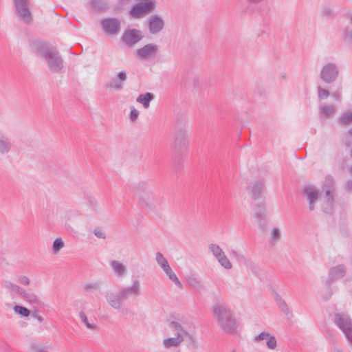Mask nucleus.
Returning <instances> with one entry per match:
<instances>
[{"mask_svg": "<svg viewBox=\"0 0 352 352\" xmlns=\"http://www.w3.org/2000/svg\"><path fill=\"white\" fill-rule=\"evenodd\" d=\"M143 37L141 31L136 29H126L122 36V41L129 46H133Z\"/></svg>", "mask_w": 352, "mask_h": 352, "instance_id": "obj_12", "label": "nucleus"}, {"mask_svg": "<svg viewBox=\"0 0 352 352\" xmlns=\"http://www.w3.org/2000/svg\"><path fill=\"white\" fill-rule=\"evenodd\" d=\"M32 317L36 319L40 323H42L44 320L43 318L36 311L32 314Z\"/></svg>", "mask_w": 352, "mask_h": 352, "instance_id": "obj_48", "label": "nucleus"}, {"mask_svg": "<svg viewBox=\"0 0 352 352\" xmlns=\"http://www.w3.org/2000/svg\"><path fill=\"white\" fill-rule=\"evenodd\" d=\"M337 111L334 104L325 102L320 103L318 107V116L320 119L325 120L333 117Z\"/></svg>", "mask_w": 352, "mask_h": 352, "instance_id": "obj_18", "label": "nucleus"}, {"mask_svg": "<svg viewBox=\"0 0 352 352\" xmlns=\"http://www.w3.org/2000/svg\"><path fill=\"white\" fill-rule=\"evenodd\" d=\"M121 289L126 299L129 296L138 297L142 294L141 284L138 279L133 280L131 285L122 287Z\"/></svg>", "mask_w": 352, "mask_h": 352, "instance_id": "obj_17", "label": "nucleus"}, {"mask_svg": "<svg viewBox=\"0 0 352 352\" xmlns=\"http://www.w3.org/2000/svg\"><path fill=\"white\" fill-rule=\"evenodd\" d=\"M19 296L24 300L27 301L30 304L36 305H38L41 304L39 297L34 292L30 290H28L23 288Z\"/></svg>", "mask_w": 352, "mask_h": 352, "instance_id": "obj_21", "label": "nucleus"}, {"mask_svg": "<svg viewBox=\"0 0 352 352\" xmlns=\"http://www.w3.org/2000/svg\"><path fill=\"white\" fill-rule=\"evenodd\" d=\"M190 285L193 287H196L197 285H199V282L196 279V278H194V279H192L190 280Z\"/></svg>", "mask_w": 352, "mask_h": 352, "instance_id": "obj_52", "label": "nucleus"}, {"mask_svg": "<svg viewBox=\"0 0 352 352\" xmlns=\"http://www.w3.org/2000/svg\"><path fill=\"white\" fill-rule=\"evenodd\" d=\"M333 13V10L330 7H324L322 10V14L324 16H330Z\"/></svg>", "mask_w": 352, "mask_h": 352, "instance_id": "obj_47", "label": "nucleus"}, {"mask_svg": "<svg viewBox=\"0 0 352 352\" xmlns=\"http://www.w3.org/2000/svg\"><path fill=\"white\" fill-rule=\"evenodd\" d=\"M212 314L218 327L223 333L228 336L236 335L240 331L230 307L224 301H218L212 306Z\"/></svg>", "mask_w": 352, "mask_h": 352, "instance_id": "obj_1", "label": "nucleus"}, {"mask_svg": "<svg viewBox=\"0 0 352 352\" xmlns=\"http://www.w3.org/2000/svg\"><path fill=\"white\" fill-rule=\"evenodd\" d=\"M155 260H156L157 263L162 268V270H164L166 269V267H170L167 260L165 258V257L163 256V254L160 252L156 253Z\"/></svg>", "mask_w": 352, "mask_h": 352, "instance_id": "obj_34", "label": "nucleus"}, {"mask_svg": "<svg viewBox=\"0 0 352 352\" xmlns=\"http://www.w3.org/2000/svg\"><path fill=\"white\" fill-rule=\"evenodd\" d=\"M350 170L352 173V166L350 168Z\"/></svg>", "mask_w": 352, "mask_h": 352, "instance_id": "obj_61", "label": "nucleus"}, {"mask_svg": "<svg viewBox=\"0 0 352 352\" xmlns=\"http://www.w3.org/2000/svg\"><path fill=\"white\" fill-rule=\"evenodd\" d=\"M65 243L62 238H56L52 245V250L54 254H57L64 247Z\"/></svg>", "mask_w": 352, "mask_h": 352, "instance_id": "obj_39", "label": "nucleus"}, {"mask_svg": "<svg viewBox=\"0 0 352 352\" xmlns=\"http://www.w3.org/2000/svg\"><path fill=\"white\" fill-rule=\"evenodd\" d=\"M263 184L261 182H256L249 187L250 194L254 199H256L261 195Z\"/></svg>", "mask_w": 352, "mask_h": 352, "instance_id": "obj_28", "label": "nucleus"}, {"mask_svg": "<svg viewBox=\"0 0 352 352\" xmlns=\"http://www.w3.org/2000/svg\"><path fill=\"white\" fill-rule=\"evenodd\" d=\"M342 34L344 41L350 45H352V29H345Z\"/></svg>", "mask_w": 352, "mask_h": 352, "instance_id": "obj_40", "label": "nucleus"}, {"mask_svg": "<svg viewBox=\"0 0 352 352\" xmlns=\"http://www.w3.org/2000/svg\"><path fill=\"white\" fill-rule=\"evenodd\" d=\"M94 234L99 239H105V233L100 228H95Z\"/></svg>", "mask_w": 352, "mask_h": 352, "instance_id": "obj_46", "label": "nucleus"}, {"mask_svg": "<svg viewBox=\"0 0 352 352\" xmlns=\"http://www.w3.org/2000/svg\"><path fill=\"white\" fill-rule=\"evenodd\" d=\"M18 281L20 284L23 285H29L30 283V280L27 276H20Z\"/></svg>", "mask_w": 352, "mask_h": 352, "instance_id": "obj_45", "label": "nucleus"}, {"mask_svg": "<svg viewBox=\"0 0 352 352\" xmlns=\"http://www.w3.org/2000/svg\"><path fill=\"white\" fill-rule=\"evenodd\" d=\"M334 322L342 331L347 340L352 345V320L349 316L344 314H336Z\"/></svg>", "mask_w": 352, "mask_h": 352, "instance_id": "obj_8", "label": "nucleus"}, {"mask_svg": "<svg viewBox=\"0 0 352 352\" xmlns=\"http://www.w3.org/2000/svg\"><path fill=\"white\" fill-rule=\"evenodd\" d=\"M13 310L16 314L22 317H28L30 315V311L21 305H14L13 307Z\"/></svg>", "mask_w": 352, "mask_h": 352, "instance_id": "obj_36", "label": "nucleus"}, {"mask_svg": "<svg viewBox=\"0 0 352 352\" xmlns=\"http://www.w3.org/2000/svg\"><path fill=\"white\" fill-rule=\"evenodd\" d=\"M339 122L344 125L349 124L352 122V112H344L340 118Z\"/></svg>", "mask_w": 352, "mask_h": 352, "instance_id": "obj_38", "label": "nucleus"}, {"mask_svg": "<svg viewBox=\"0 0 352 352\" xmlns=\"http://www.w3.org/2000/svg\"><path fill=\"white\" fill-rule=\"evenodd\" d=\"M139 188L144 190L139 197L140 204L148 210L157 209L161 202V198L159 195L153 192L150 188L148 184L145 182L140 183Z\"/></svg>", "mask_w": 352, "mask_h": 352, "instance_id": "obj_4", "label": "nucleus"}, {"mask_svg": "<svg viewBox=\"0 0 352 352\" xmlns=\"http://www.w3.org/2000/svg\"><path fill=\"white\" fill-rule=\"evenodd\" d=\"M50 346L38 344H32L30 346V352H48Z\"/></svg>", "mask_w": 352, "mask_h": 352, "instance_id": "obj_37", "label": "nucleus"}, {"mask_svg": "<svg viewBox=\"0 0 352 352\" xmlns=\"http://www.w3.org/2000/svg\"><path fill=\"white\" fill-rule=\"evenodd\" d=\"M127 79V74L124 71H120L116 76L111 78L108 83V87L115 91H120L124 87V82Z\"/></svg>", "mask_w": 352, "mask_h": 352, "instance_id": "obj_16", "label": "nucleus"}, {"mask_svg": "<svg viewBox=\"0 0 352 352\" xmlns=\"http://www.w3.org/2000/svg\"><path fill=\"white\" fill-rule=\"evenodd\" d=\"M331 351L332 352H344L342 349H340L337 346H334L333 347H332Z\"/></svg>", "mask_w": 352, "mask_h": 352, "instance_id": "obj_54", "label": "nucleus"}, {"mask_svg": "<svg viewBox=\"0 0 352 352\" xmlns=\"http://www.w3.org/2000/svg\"><path fill=\"white\" fill-rule=\"evenodd\" d=\"M302 192L309 203V210H314L316 204L320 200V190L315 186L307 185L304 187Z\"/></svg>", "mask_w": 352, "mask_h": 352, "instance_id": "obj_11", "label": "nucleus"}, {"mask_svg": "<svg viewBox=\"0 0 352 352\" xmlns=\"http://www.w3.org/2000/svg\"><path fill=\"white\" fill-rule=\"evenodd\" d=\"M3 287L14 294H18L19 296L20 295L23 289L18 285L14 284L9 280H5L3 282Z\"/></svg>", "mask_w": 352, "mask_h": 352, "instance_id": "obj_32", "label": "nucleus"}, {"mask_svg": "<svg viewBox=\"0 0 352 352\" xmlns=\"http://www.w3.org/2000/svg\"><path fill=\"white\" fill-rule=\"evenodd\" d=\"M267 336V331H262L258 335H256L254 337L253 341L254 342H260L261 341L264 340V338H266L265 336Z\"/></svg>", "mask_w": 352, "mask_h": 352, "instance_id": "obj_43", "label": "nucleus"}, {"mask_svg": "<svg viewBox=\"0 0 352 352\" xmlns=\"http://www.w3.org/2000/svg\"><path fill=\"white\" fill-rule=\"evenodd\" d=\"M229 352H238L236 349H232Z\"/></svg>", "mask_w": 352, "mask_h": 352, "instance_id": "obj_59", "label": "nucleus"}, {"mask_svg": "<svg viewBox=\"0 0 352 352\" xmlns=\"http://www.w3.org/2000/svg\"><path fill=\"white\" fill-rule=\"evenodd\" d=\"M35 52L43 57L49 67L53 72H58L63 67V60L58 51L53 47L41 42L36 43L34 46Z\"/></svg>", "mask_w": 352, "mask_h": 352, "instance_id": "obj_2", "label": "nucleus"}, {"mask_svg": "<svg viewBox=\"0 0 352 352\" xmlns=\"http://www.w3.org/2000/svg\"><path fill=\"white\" fill-rule=\"evenodd\" d=\"M92 202L96 207L98 206V202L94 199L92 200Z\"/></svg>", "mask_w": 352, "mask_h": 352, "instance_id": "obj_56", "label": "nucleus"}, {"mask_svg": "<svg viewBox=\"0 0 352 352\" xmlns=\"http://www.w3.org/2000/svg\"><path fill=\"white\" fill-rule=\"evenodd\" d=\"M158 47L155 44L150 43L136 50L137 56L142 60H147L155 55Z\"/></svg>", "mask_w": 352, "mask_h": 352, "instance_id": "obj_14", "label": "nucleus"}, {"mask_svg": "<svg viewBox=\"0 0 352 352\" xmlns=\"http://www.w3.org/2000/svg\"><path fill=\"white\" fill-rule=\"evenodd\" d=\"M164 27L163 19L157 15L152 16L148 21L149 30L152 34L160 32Z\"/></svg>", "mask_w": 352, "mask_h": 352, "instance_id": "obj_20", "label": "nucleus"}, {"mask_svg": "<svg viewBox=\"0 0 352 352\" xmlns=\"http://www.w3.org/2000/svg\"><path fill=\"white\" fill-rule=\"evenodd\" d=\"M349 19L350 24L352 25V14H350V16L349 17Z\"/></svg>", "mask_w": 352, "mask_h": 352, "instance_id": "obj_57", "label": "nucleus"}, {"mask_svg": "<svg viewBox=\"0 0 352 352\" xmlns=\"http://www.w3.org/2000/svg\"><path fill=\"white\" fill-rule=\"evenodd\" d=\"M232 254H236V252H235V251H232Z\"/></svg>", "mask_w": 352, "mask_h": 352, "instance_id": "obj_60", "label": "nucleus"}, {"mask_svg": "<svg viewBox=\"0 0 352 352\" xmlns=\"http://www.w3.org/2000/svg\"><path fill=\"white\" fill-rule=\"evenodd\" d=\"M16 16L23 23L29 24L32 21L30 0H12Z\"/></svg>", "mask_w": 352, "mask_h": 352, "instance_id": "obj_5", "label": "nucleus"}, {"mask_svg": "<svg viewBox=\"0 0 352 352\" xmlns=\"http://www.w3.org/2000/svg\"><path fill=\"white\" fill-rule=\"evenodd\" d=\"M12 147V144L9 140L8 138L0 131V153L7 154L8 153Z\"/></svg>", "mask_w": 352, "mask_h": 352, "instance_id": "obj_23", "label": "nucleus"}, {"mask_svg": "<svg viewBox=\"0 0 352 352\" xmlns=\"http://www.w3.org/2000/svg\"><path fill=\"white\" fill-rule=\"evenodd\" d=\"M110 267L113 274L118 278H124L127 274L126 266L118 260H111L109 261Z\"/></svg>", "mask_w": 352, "mask_h": 352, "instance_id": "obj_19", "label": "nucleus"}, {"mask_svg": "<svg viewBox=\"0 0 352 352\" xmlns=\"http://www.w3.org/2000/svg\"><path fill=\"white\" fill-rule=\"evenodd\" d=\"M331 96L336 100L339 101L341 99L342 94L340 91H337L332 93Z\"/></svg>", "mask_w": 352, "mask_h": 352, "instance_id": "obj_49", "label": "nucleus"}, {"mask_svg": "<svg viewBox=\"0 0 352 352\" xmlns=\"http://www.w3.org/2000/svg\"><path fill=\"white\" fill-rule=\"evenodd\" d=\"M281 230L280 228L273 227L270 232V240L272 244H276L281 239Z\"/></svg>", "mask_w": 352, "mask_h": 352, "instance_id": "obj_30", "label": "nucleus"}, {"mask_svg": "<svg viewBox=\"0 0 352 352\" xmlns=\"http://www.w3.org/2000/svg\"><path fill=\"white\" fill-rule=\"evenodd\" d=\"M248 3H250V4H253V5H257L263 1H264L265 0H246Z\"/></svg>", "mask_w": 352, "mask_h": 352, "instance_id": "obj_51", "label": "nucleus"}, {"mask_svg": "<svg viewBox=\"0 0 352 352\" xmlns=\"http://www.w3.org/2000/svg\"><path fill=\"white\" fill-rule=\"evenodd\" d=\"M266 344L269 349H275L277 346V342L276 338L273 336L270 340H268V342H267Z\"/></svg>", "mask_w": 352, "mask_h": 352, "instance_id": "obj_42", "label": "nucleus"}, {"mask_svg": "<svg viewBox=\"0 0 352 352\" xmlns=\"http://www.w3.org/2000/svg\"><path fill=\"white\" fill-rule=\"evenodd\" d=\"M101 25L104 32L111 35L118 34L120 30V21L115 18L104 19L102 21Z\"/></svg>", "mask_w": 352, "mask_h": 352, "instance_id": "obj_13", "label": "nucleus"}, {"mask_svg": "<svg viewBox=\"0 0 352 352\" xmlns=\"http://www.w3.org/2000/svg\"><path fill=\"white\" fill-rule=\"evenodd\" d=\"M317 89H318V96L320 100H324L329 96V91L322 88L320 86H318Z\"/></svg>", "mask_w": 352, "mask_h": 352, "instance_id": "obj_41", "label": "nucleus"}, {"mask_svg": "<svg viewBox=\"0 0 352 352\" xmlns=\"http://www.w3.org/2000/svg\"><path fill=\"white\" fill-rule=\"evenodd\" d=\"M139 116V111L133 107L130 111V119L131 121L135 122Z\"/></svg>", "mask_w": 352, "mask_h": 352, "instance_id": "obj_44", "label": "nucleus"}, {"mask_svg": "<svg viewBox=\"0 0 352 352\" xmlns=\"http://www.w3.org/2000/svg\"><path fill=\"white\" fill-rule=\"evenodd\" d=\"M79 318L82 323L86 327L87 329L91 331H95L97 329V324L94 320L89 319L84 311H80Z\"/></svg>", "mask_w": 352, "mask_h": 352, "instance_id": "obj_26", "label": "nucleus"}, {"mask_svg": "<svg viewBox=\"0 0 352 352\" xmlns=\"http://www.w3.org/2000/svg\"><path fill=\"white\" fill-rule=\"evenodd\" d=\"M169 327L172 330L174 336L166 338L163 340L162 344L165 349L177 347L184 341H186L190 344H195V339L194 336L188 333L179 322L172 321L170 323Z\"/></svg>", "mask_w": 352, "mask_h": 352, "instance_id": "obj_3", "label": "nucleus"}, {"mask_svg": "<svg viewBox=\"0 0 352 352\" xmlns=\"http://www.w3.org/2000/svg\"><path fill=\"white\" fill-rule=\"evenodd\" d=\"M163 271L165 273V274L168 277L170 280L174 283L175 285L177 286L179 288H182L183 285L182 283L177 278V275L175 274V272L173 271L170 266L169 267H166V269Z\"/></svg>", "mask_w": 352, "mask_h": 352, "instance_id": "obj_31", "label": "nucleus"}, {"mask_svg": "<svg viewBox=\"0 0 352 352\" xmlns=\"http://www.w3.org/2000/svg\"><path fill=\"white\" fill-rule=\"evenodd\" d=\"M333 186L334 181L332 177H327L323 184L322 189L325 191V197L322 203V209L326 213H331L333 206Z\"/></svg>", "mask_w": 352, "mask_h": 352, "instance_id": "obj_7", "label": "nucleus"}, {"mask_svg": "<svg viewBox=\"0 0 352 352\" xmlns=\"http://www.w3.org/2000/svg\"><path fill=\"white\" fill-rule=\"evenodd\" d=\"M346 186L348 190L352 191V180L347 182Z\"/></svg>", "mask_w": 352, "mask_h": 352, "instance_id": "obj_53", "label": "nucleus"}, {"mask_svg": "<svg viewBox=\"0 0 352 352\" xmlns=\"http://www.w3.org/2000/svg\"><path fill=\"white\" fill-rule=\"evenodd\" d=\"M348 133L349 135L352 136V128L349 130Z\"/></svg>", "mask_w": 352, "mask_h": 352, "instance_id": "obj_58", "label": "nucleus"}, {"mask_svg": "<svg viewBox=\"0 0 352 352\" xmlns=\"http://www.w3.org/2000/svg\"><path fill=\"white\" fill-rule=\"evenodd\" d=\"M217 262L226 270H230L232 268V263L226 254L218 259Z\"/></svg>", "mask_w": 352, "mask_h": 352, "instance_id": "obj_35", "label": "nucleus"}, {"mask_svg": "<svg viewBox=\"0 0 352 352\" xmlns=\"http://www.w3.org/2000/svg\"><path fill=\"white\" fill-rule=\"evenodd\" d=\"M100 3V0H93L91 2V5L93 8L95 9H101L102 8L98 6V4Z\"/></svg>", "mask_w": 352, "mask_h": 352, "instance_id": "obj_50", "label": "nucleus"}, {"mask_svg": "<svg viewBox=\"0 0 352 352\" xmlns=\"http://www.w3.org/2000/svg\"><path fill=\"white\" fill-rule=\"evenodd\" d=\"M101 285L98 281L87 282L82 285L84 292H96L100 290Z\"/></svg>", "mask_w": 352, "mask_h": 352, "instance_id": "obj_33", "label": "nucleus"}, {"mask_svg": "<svg viewBox=\"0 0 352 352\" xmlns=\"http://www.w3.org/2000/svg\"><path fill=\"white\" fill-rule=\"evenodd\" d=\"M346 267L343 265L333 267L329 270V278L325 281V285L329 287L334 280L342 278L346 274Z\"/></svg>", "mask_w": 352, "mask_h": 352, "instance_id": "obj_15", "label": "nucleus"}, {"mask_svg": "<svg viewBox=\"0 0 352 352\" xmlns=\"http://www.w3.org/2000/svg\"><path fill=\"white\" fill-rule=\"evenodd\" d=\"M274 298L277 306L281 310V311L283 312L285 314H287L289 311V309L283 297L278 294L276 293L274 296Z\"/></svg>", "mask_w": 352, "mask_h": 352, "instance_id": "obj_29", "label": "nucleus"}, {"mask_svg": "<svg viewBox=\"0 0 352 352\" xmlns=\"http://www.w3.org/2000/svg\"><path fill=\"white\" fill-rule=\"evenodd\" d=\"M254 217L260 226L264 227L267 218L265 208L263 206H259L257 211L254 212Z\"/></svg>", "mask_w": 352, "mask_h": 352, "instance_id": "obj_25", "label": "nucleus"}, {"mask_svg": "<svg viewBox=\"0 0 352 352\" xmlns=\"http://www.w3.org/2000/svg\"><path fill=\"white\" fill-rule=\"evenodd\" d=\"M104 298L107 305L114 310L122 309L124 302L127 300L121 287H120L117 292H106Z\"/></svg>", "mask_w": 352, "mask_h": 352, "instance_id": "obj_6", "label": "nucleus"}, {"mask_svg": "<svg viewBox=\"0 0 352 352\" xmlns=\"http://www.w3.org/2000/svg\"><path fill=\"white\" fill-rule=\"evenodd\" d=\"M155 96L151 92H146L138 96L136 101L140 103L144 109H148L151 102L154 99Z\"/></svg>", "mask_w": 352, "mask_h": 352, "instance_id": "obj_24", "label": "nucleus"}, {"mask_svg": "<svg viewBox=\"0 0 352 352\" xmlns=\"http://www.w3.org/2000/svg\"><path fill=\"white\" fill-rule=\"evenodd\" d=\"M208 248L217 261L226 254L223 249L217 243H210Z\"/></svg>", "mask_w": 352, "mask_h": 352, "instance_id": "obj_27", "label": "nucleus"}, {"mask_svg": "<svg viewBox=\"0 0 352 352\" xmlns=\"http://www.w3.org/2000/svg\"><path fill=\"white\" fill-rule=\"evenodd\" d=\"M190 142V138L188 134L186 131H179L175 137V144L178 148L186 147L188 145Z\"/></svg>", "mask_w": 352, "mask_h": 352, "instance_id": "obj_22", "label": "nucleus"}, {"mask_svg": "<svg viewBox=\"0 0 352 352\" xmlns=\"http://www.w3.org/2000/svg\"><path fill=\"white\" fill-rule=\"evenodd\" d=\"M339 75V69L334 63L324 64L320 71V77L326 83L333 82Z\"/></svg>", "mask_w": 352, "mask_h": 352, "instance_id": "obj_9", "label": "nucleus"}, {"mask_svg": "<svg viewBox=\"0 0 352 352\" xmlns=\"http://www.w3.org/2000/svg\"><path fill=\"white\" fill-rule=\"evenodd\" d=\"M156 6V0L141 1L135 5L131 10V15L134 18H141L151 12Z\"/></svg>", "mask_w": 352, "mask_h": 352, "instance_id": "obj_10", "label": "nucleus"}, {"mask_svg": "<svg viewBox=\"0 0 352 352\" xmlns=\"http://www.w3.org/2000/svg\"><path fill=\"white\" fill-rule=\"evenodd\" d=\"M274 336L267 332V336H265L266 338H264V340L268 342L269 340H270Z\"/></svg>", "mask_w": 352, "mask_h": 352, "instance_id": "obj_55", "label": "nucleus"}]
</instances>
